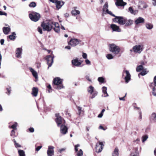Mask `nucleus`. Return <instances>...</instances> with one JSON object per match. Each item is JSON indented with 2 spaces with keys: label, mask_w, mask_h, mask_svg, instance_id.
<instances>
[{
  "label": "nucleus",
  "mask_w": 156,
  "mask_h": 156,
  "mask_svg": "<svg viewBox=\"0 0 156 156\" xmlns=\"http://www.w3.org/2000/svg\"><path fill=\"white\" fill-rule=\"evenodd\" d=\"M55 22L52 20H46L43 22L41 24V26L44 31L48 32L51 31L54 27Z\"/></svg>",
  "instance_id": "nucleus-1"
},
{
  "label": "nucleus",
  "mask_w": 156,
  "mask_h": 156,
  "mask_svg": "<svg viewBox=\"0 0 156 156\" xmlns=\"http://www.w3.org/2000/svg\"><path fill=\"white\" fill-rule=\"evenodd\" d=\"M63 80L60 79L59 77H57L54 79L53 80V84L56 86L55 87V88L59 90L64 87L63 85L62 84V83L63 81Z\"/></svg>",
  "instance_id": "nucleus-2"
},
{
  "label": "nucleus",
  "mask_w": 156,
  "mask_h": 156,
  "mask_svg": "<svg viewBox=\"0 0 156 156\" xmlns=\"http://www.w3.org/2000/svg\"><path fill=\"white\" fill-rule=\"evenodd\" d=\"M115 17L113 19V21L115 23H117L121 25L125 24L127 21L126 18L122 16H113Z\"/></svg>",
  "instance_id": "nucleus-3"
},
{
  "label": "nucleus",
  "mask_w": 156,
  "mask_h": 156,
  "mask_svg": "<svg viewBox=\"0 0 156 156\" xmlns=\"http://www.w3.org/2000/svg\"><path fill=\"white\" fill-rule=\"evenodd\" d=\"M109 51L113 54L115 55L118 54L120 51L119 47L114 44L109 45Z\"/></svg>",
  "instance_id": "nucleus-4"
},
{
  "label": "nucleus",
  "mask_w": 156,
  "mask_h": 156,
  "mask_svg": "<svg viewBox=\"0 0 156 156\" xmlns=\"http://www.w3.org/2000/svg\"><path fill=\"white\" fill-rule=\"evenodd\" d=\"M122 77L124 78L126 83H129L131 79V75L129 71L127 70H124L122 73Z\"/></svg>",
  "instance_id": "nucleus-5"
},
{
  "label": "nucleus",
  "mask_w": 156,
  "mask_h": 156,
  "mask_svg": "<svg viewBox=\"0 0 156 156\" xmlns=\"http://www.w3.org/2000/svg\"><path fill=\"white\" fill-rule=\"evenodd\" d=\"M29 17L32 21L37 22L39 20L40 17V15L38 13L32 12L29 14Z\"/></svg>",
  "instance_id": "nucleus-6"
},
{
  "label": "nucleus",
  "mask_w": 156,
  "mask_h": 156,
  "mask_svg": "<svg viewBox=\"0 0 156 156\" xmlns=\"http://www.w3.org/2000/svg\"><path fill=\"white\" fill-rule=\"evenodd\" d=\"M81 42V41L80 40L73 38L70 40L68 42V44L72 47H75L78 45Z\"/></svg>",
  "instance_id": "nucleus-7"
},
{
  "label": "nucleus",
  "mask_w": 156,
  "mask_h": 156,
  "mask_svg": "<svg viewBox=\"0 0 156 156\" xmlns=\"http://www.w3.org/2000/svg\"><path fill=\"white\" fill-rule=\"evenodd\" d=\"M108 5L107 2H106L104 5L102 9L103 12V14H108L112 16H115V15L113 14L112 12L109 11L108 9Z\"/></svg>",
  "instance_id": "nucleus-8"
},
{
  "label": "nucleus",
  "mask_w": 156,
  "mask_h": 156,
  "mask_svg": "<svg viewBox=\"0 0 156 156\" xmlns=\"http://www.w3.org/2000/svg\"><path fill=\"white\" fill-rule=\"evenodd\" d=\"M133 51L135 53H140L143 49V46L141 45H136L133 48Z\"/></svg>",
  "instance_id": "nucleus-9"
},
{
  "label": "nucleus",
  "mask_w": 156,
  "mask_h": 156,
  "mask_svg": "<svg viewBox=\"0 0 156 156\" xmlns=\"http://www.w3.org/2000/svg\"><path fill=\"white\" fill-rule=\"evenodd\" d=\"M104 146L103 143L99 141L98 143L96 144V151L97 153H99L101 151Z\"/></svg>",
  "instance_id": "nucleus-10"
},
{
  "label": "nucleus",
  "mask_w": 156,
  "mask_h": 156,
  "mask_svg": "<svg viewBox=\"0 0 156 156\" xmlns=\"http://www.w3.org/2000/svg\"><path fill=\"white\" fill-rule=\"evenodd\" d=\"M45 59L47 61V63L48 65V69L51 67L53 62L54 57L51 55H48L46 56L45 58Z\"/></svg>",
  "instance_id": "nucleus-11"
},
{
  "label": "nucleus",
  "mask_w": 156,
  "mask_h": 156,
  "mask_svg": "<svg viewBox=\"0 0 156 156\" xmlns=\"http://www.w3.org/2000/svg\"><path fill=\"white\" fill-rule=\"evenodd\" d=\"M54 147L52 146H48L47 151V154L48 156H53L54 155Z\"/></svg>",
  "instance_id": "nucleus-12"
},
{
  "label": "nucleus",
  "mask_w": 156,
  "mask_h": 156,
  "mask_svg": "<svg viewBox=\"0 0 156 156\" xmlns=\"http://www.w3.org/2000/svg\"><path fill=\"white\" fill-rule=\"evenodd\" d=\"M58 114H56V116L57 117L55 119V122L57 125L58 126H59L61 125V124L62 123V121H64V119L61 116H58Z\"/></svg>",
  "instance_id": "nucleus-13"
},
{
  "label": "nucleus",
  "mask_w": 156,
  "mask_h": 156,
  "mask_svg": "<svg viewBox=\"0 0 156 156\" xmlns=\"http://www.w3.org/2000/svg\"><path fill=\"white\" fill-rule=\"evenodd\" d=\"M60 132L63 134H66L68 132V129L67 126L63 124H62L60 126Z\"/></svg>",
  "instance_id": "nucleus-14"
},
{
  "label": "nucleus",
  "mask_w": 156,
  "mask_h": 156,
  "mask_svg": "<svg viewBox=\"0 0 156 156\" xmlns=\"http://www.w3.org/2000/svg\"><path fill=\"white\" fill-rule=\"evenodd\" d=\"M110 27L113 31L120 32L121 31V29L119 28V26L115 24H112Z\"/></svg>",
  "instance_id": "nucleus-15"
},
{
  "label": "nucleus",
  "mask_w": 156,
  "mask_h": 156,
  "mask_svg": "<svg viewBox=\"0 0 156 156\" xmlns=\"http://www.w3.org/2000/svg\"><path fill=\"white\" fill-rule=\"evenodd\" d=\"M65 2L62 1L57 0L55 5L56 8L58 9H60L61 7L64 4Z\"/></svg>",
  "instance_id": "nucleus-16"
},
{
  "label": "nucleus",
  "mask_w": 156,
  "mask_h": 156,
  "mask_svg": "<svg viewBox=\"0 0 156 156\" xmlns=\"http://www.w3.org/2000/svg\"><path fill=\"white\" fill-rule=\"evenodd\" d=\"M115 4L117 6H124L126 4V3L123 2V0H116Z\"/></svg>",
  "instance_id": "nucleus-17"
},
{
  "label": "nucleus",
  "mask_w": 156,
  "mask_h": 156,
  "mask_svg": "<svg viewBox=\"0 0 156 156\" xmlns=\"http://www.w3.org/2000/svg\"><path fill=\"white\" fill-rule=\"evenodd\" d=\"M22 49L21 48H17L16 51V57L18 58H21L22 54Z\"/></svg>",
  "instance_id": "nucleus-18"
},
{
  "label": "nucleus",
  "mask_w": 156,
  "mask_h": 156,
  "mask_svg": "<svg viewBox=\"0 0 156 156\" xmlns=\"http://www.w3.org/2000/svg\"><path fill=\"white\" fill-rule=\"evenodd\" d=\"M148 5L146 3L144 2H140L139 3L138 8L139 9L142 10L144 9H146Z\"/></svg>",
  "instance_id": "nucleus-19"
},
{
  "label": "nucleus",
  "mask_w": 156,
  "mask_h": 156,
  "mask_svg": "<svg viewBox=\"0 0 156 156\" xmlns=\"http://www.w3.org/2000/svg\"><path fill=\"white\" fill-rule=\"evenodd\" d=\"M56 33H58L60 31V27L58 23L55 22L54 23V27L53 28Z\"/></svg>",
  "instance_id": "nucleus-20"
},
{
  "label": "nucleus",
  "mask_w": 156,
  "mask_h": 156,
  "mask_svg": "<svg viewBox=\"0 0 156 156\" xmlns=\"http://www.w3.org/2000/svg\"><path fill=\"white\" fill-rule=\"evenodd\" d=\"M29 69L31 73L33 76L36 79L38 78V75L37 72L34 69L31 67H29Z\"/></svg>",
  "instance_id": "nucleus-21"
},
{
  "label": "nucleus",
  "mask_w": 156,
  "mask_h": 156,
  "mask_svg": "<svg viewBox=\"0 0 156 156\" xmlns=\"http://www.w3.org/2000/svg\"><path fill=\"white\" fill-rule=\"evenodd\" d=\"M144 21L145 20L143 18L140 17L135 20V23L136 25H138L139 23H144Z\"/></svg>",
  "instance_id": "nucleus-22"
},
{
  "label": "nucleus",
  "mask_w": 156,
  "mask_h": 156,
  "mask_svg": "<svg viewBox=\"0 0 156 156\" xmlns=\"http://www.w3.org/2000/svg\"><path fill=\"white\" fill-rule=\"evenodd\" d=\"M72 63L73 65L76 66H79L80 65L81 63L79 62L77 58L74 59H73L72 61Z\"/></svg>",
  "instance_id": "nucleus-23"
},
{
  "label": "nucleus",
  "mask_w": 156,
  "mask_h": 156,
  "mask_svg": "<svg viewBox=\"0 0 156 156\" xmlns=\"http://www.w3.org/2000/svg\"><path fill=\"white\" fill-rule=\"evenodd\" d=\"M150 119L152 122H156V113H152L150 117Z\"/></svg>",
  "instance_id": "nucleus-24"
},
{
  "label": "nucleus",
  "mask_w": 156,
  "mask_h": 156,
  "mask_svg": "<svg viewBox=\"0 0 156 156\" xmlns=\"http://www.w3.org/2000/svg\"><path fill=\"white\" fill-rule=\"evenodd\" d=\"M38 92V89L37 88L34 87L32 89V94L34 97L37 96Z\"/></svg>",
  "instance_id": "nucleus-25"
},
{
  "label": "nucleus",
  "mask_w": 156,
  "mask_h": 156,
  "mask_svg": "<svg viewBox=\"0 0 156 156\" xmlns=\"http://www.w3.org/2000/svg\"><path fill=\"white\" fill-rule=\"evenodd\" d=\"M107 88L105 87H102V92L103 94L104 95H102V97H107L108 96V95L107 93Z\"/></svg>",
  "instance_id": "nucleus-26"
},
{
  "label": "nucleus",
  "mask_w": 156,
  "mask_h": 156,
  "mask_svg": "<svg viewBox=\"0 0 156 156\" xmlns=\"http://www.w3.org/2000/svg\"><path fill=\"white\" fill-rule=\"evenodd\" d=\"M137 148H135L131 152L130 156H137Z\"/></svg>",
  "instance_id": "nucleus-27"
},
{
  "label": "nucleus",
  "mask_w": 156,
  "mask_h": 156,
  "mask_svg": "<svg viewBox=\"0 0 156 156\" xmlns=\"http://www.w3.org/2000/svg\"><path fill=\"white\" fill-rule=\"evenodd\" d=\"M10 30V28L9 27H4L3 28V31L5 34H8Z\"/></svg>",
  "instance_id": "nucleus-28"
},
{
  "label": "nucleus",
  "mask_w": 156,
  "mask_h": 156,
  "mask_svg": "<svg viewBox=\"0 0 156 156\" xmlns=\"http://www.w3.org/2000/svg\"><path fill=\"white\" fill-rule=\"evenodd\" d=\"M18 126V123L16 122H14L13 124L11 126L9 125V128H12V129L14 130H16L17 127Z\"/></svg>",
  "instance_id": "nucleus-29"
},
{
  "label": "nucleus",
  "mask_w": 156,
  "mask_h": 156,
  "mask_svg": "<svg viewBox=\"0 0 156 156\" xmlns=\"http://www.w3.org/2000/svg\"><path fill=\"white\" fill-rule=\"evenodd\" d=\"M128 10L129 12L132 14L135 15L136 14H137L138 12V10H134L133 8L131 7H129V8Z\"/></svg>",
  "instance_id": "nucleus-30"
},
{
  "label": "nucleus",
  "mask_w": 156,
  "mask_h": 156,
  "mask_svg": "<svg viewBox=\"0 0 156 156\" xmlns=\"http://www.w3.org/2000/svg\"><path fill=\"white\" fill-rule=\"evenodd\" d=\"M16 34L15 32H13L12 33V34L9 36V37L10 40H14L15 39L16 37Z\"/></svg>",
  "instance_id": "nucleus-31"
},
{
  "label": "nucleus",
  "mask_w": 156,
  "mask_h": 156,
  "mask_svg": "<svg viewBox=\"0 0 156 156\" xmlns=\"http://www.w3.org/2000/svg\"><path fill=\"white\" fill-rule=\"evenodd\" d=\"M145 26L147 29L150 30L153 28V25L151 23H147L145 24Z\"/></svg>",
  "instance_id": "nucleus-32"
},
{
  "label": "nucleus",
  "mask_w": 156,
  "mask_h": 156,
  "mask_svg": "<svg viewBox=\"0 0 156 156\" xmlns=\"http://www.w3.org/2000/svg\"><path fill=\"white\" fill-rule=\"evenodd\" d=\"M87 90L89 93L91 94H92L93 92L95 90L94 88L92 86H90L88 88Z\"/></svg>",
  "instance_id": "nucleus-33"
},
{
  "label": "nucleus",
  "mask_w": 156,
  "mask_h": 156,
  "mask_svg": "<svg viewBox=\"0 0 156 156\" xmlns=\"http://www.w3.org/2000/svg\"><path fill=\"white\" fill-rule=\"evenodd\" d=\"M119 150L117 148H115L112 154V156H119Z\"/></svg>",
  "instance_id": "nucleus-34"
},
{
  "label": "nucleus",
  "mask_w": 156,
  "mask_h": 156,
  "mask_svg": "<svg viewBox=\"0 0 156 156\" xmlns=\"http://www.w3.org/2000/svg\"><path fill=\"white\" fill-rule=\"evenodd\" d=\"M134 109H135L138 110V112L139 115V119H140L141 120L142 119V115L141 112L140 110V109L139 108L136 107H134Z\"/></svg>",
  "instance_id": "nucleus-35"
},
{
  "label": "nucleus",
  "mask_w": 156,
  "mask_h": 156,
  "mask_svg": "<svg viewBox=\"0 0 156 156\" xmlns=\"http://www.w3.org/2000/svg\"><path fill=\"white\" fill-rule=\"evenodd\" d=\"M126 21V23L125 24V26L126 27H128L131 25L133 23V21L131 20H129Z\"/></svg>",
  "instance_id": "nucleus-36"
},
{
  "label": "nucleus",
  "mask_w": 156,
  "mask_h": 156,
  "mask_svg": "<svg viewBox=\"0 0 156 156\" xmlns=\"http://www.w3.org/2000/svg\"><path fill=\"white\" fill-rule=\"evenodd\" d=\"M71 13L73 15L75 16L80 13V12L78 10L76 9L73 10L71 11Z\"/></svg>",
  "instance_id": "nucleus-37"
},
{
  "label": "nucleus",
  "mask_w": 156,
  "mask_h": 156,
  "mask_svg": "<svg viewBox=\"0 0 156 156\" xmlns=\"http://www.w3.org/2000/svg\"><path fill=\"white\" fill-rule=\"evenodd\" d=\"M18 153L19 156H25V152L23 150H18Z\"/></svg>",
  "instance_id": "nucleus-38"
},
{
  "label": "nucleus",
  "mask_w": 156,
  "mask_h": 156,
  "mask_svg": "<svg viewBox=\"0 0 156 156\" xmlns=\"http://www.w3.org/2000/svg\"><path fill=\"white\" fill-rule=\"evenodd\" d=\"M143 67L142 65L138 66L136 68V71L137 72H140L143 69Z\"/></svg>",
  "instance_id": "nucleus-39"
},
{
  "label": "nucleus",
  "mask_w": 156,
  "mask_h": 156,
  "mask_svg": "<svg viewBox=\"0 0 156 156\" xmlns=\"http://www.w3.org/2000/svg\"><path fill=\"white\" fill-rule=\"evenodd\" d=\"M148 72V71H147L146 69H143L142 71L139 73V74L144 76L147 74Z\"/></svg>",
  "instance_id": "nucleus-40"
},
{
  "label": "nucleus",
  "mask_w": 156,
  "mask_h": 156,
  "mask_svg": "<svg viewBox=\"0 0 156 156\" xmlns=\"http://www.w3.org/2000/svg\"><path fill=\"white\" fill-rule=\"evenodd\" d=\"M148 136L147 135H144L142 136V141L143 143L145 142L148 138Z\"/></svg>",
  "instance_id": "nucleus-41"
},
{
  "label": "nucleus",
  "mask_w": 156,
  "mask_h": 156,
  "mask_svg": "<svg viewBox=\"0 0 156 156\" xmlns=\"http://www.w3.org/2000/svg\"><path fill=\"white\" fill-rule=\"evenodd\" d=\"M83 155V151L81 149H80L79 151L76 152V156H82Z\"/></svg>",
  "instance_id": "nucleus-42"
},
{
  "label": "nucleus",
  "mask_w": 156,
  "mask_h": 156,
  "mask_svg": "<svg viewBox=\"0 0 156 156\" xmlns=\"http://www.w3.org/2000/svg\"><path fill=\"white\" fill-rule=\"evenodd\" d=\"M15 130H12L11 131L10 133V136L13 138L15 137L17 135L15 134Z\"/></svg>",
  "instance_id": "nucleus-43"
},
{
  "label": "nucleus",
  "mask_w": 156,
  "mask_h": 156,
  "mask_svg": "<svg viewBox=\"0 0 156 156\" xmlns=\"http://www.w3.org/2000/svg\"><path fill=\"white\" fill-rule=\"evenodd\" d=\"M36 6V4L35 2H32L29 5V6L30 7L34 8Z\"/></svg>",
  "instance_id": "nucleus-44"
},
{
  "label": "nucleus",
  "mask_w": 156,
  "mask_h": 156,
  "mask_svg": "<svg viewBox=\"0 0 156 156\" xmlns=\"http://www.w3.org/2000/svg\"><path fill=\"white\" fill-rule=\"evenodd\" d=\"M106 57L108 59L110 60L113 59L114 56L111 54H108L106 55Z\"/></svg>",
  "instance_id": "nucleus-45"
},
{
  "label": "nucleus",
  "mask_w": 156,
  "mask_h": 156,
  "mask_svg": "<svg viewBox=\"0 0 156 156\" xmlns=\"http://www.w3.org/2000/svg\"><path fill=\"white\" fill-rule=\"evenodd\" d=\"M13 141L14 143L15 146L16 148H17L18 147H21V145L17 143L15 139L13 140Z\"/></svg>",
  "instance_id": "nucleus-46"
},
{
  "label": "nucleus",
  "mask_w": 156,
  "mask_h": 156,
  "mask_svg": "<svg viewBox=\"0 0 156 156\" xmlns=\"http://www.w3.org/2000/svg\"><path fill=\"white\" fill-rule=\"evenodd\" d=\"M7 91L6 92V93L8 95H9L10 94L11 89L10 87H8L6 89Z\"/></svg>",
  "instance_id": "nucleus-47"
},
{
  "label": "nucleus",
  "mask_w": 156,
  "mask_h": 156,
  "mask_svg": "<svg viewBox=\"0 0 156 156\" xmlns=\"http://www.w3.org/2000/svg\"><path fill=\"white\" fill-rule=\"evenodd\" d=\"M98 94V92L95 90H94L92 94V96L90 97V98L91 99H93L94 98H95V97Z\"/></svg>",
  "instance_id": "nucleus-48"
},
{
  "label": "nucleus",
  "mask_w": 156,
  "mask_h": 156,
  "mask_svg": "<svg viewBox=\"0 0 156 156\" xmlns=\"http://www.w3.org/2000/svg\"><path fill=\"white\" fill-rule=\"evenodd\" d=\"M98 81L101 83H104L105 79L103 77H99L98 79Z\"/></svg>",
  "instance_id": "nucleus-49"
},
{
  "label": "nucleus",
  "mask_w": 156,
  "mask_h": 156,
  "mask_svg": "<svg viewBox=\"0 0 156 156\" xmlns=\"http://www.w3.org/2000/svg\"><path fill=\"white\" fill-rule=\"evenodd\" d=\"M152 94L155 96L156 97V87H154L152 88Z\"/></svg>",
  "instance_id": "nucleus-50"
},
{
  "label": "nucleus",
  "mask_w": 156,
  "mask_h": 156,
  "mask_svg": "<svg viewBox=\"0 0 156 156\" xmlns=\"http://www.w3.org/2000/svg\"><path fill=\"white\" fill-rule=\"evenodd\" d=\"M80 146L79 144H77L75 146V151L76 152L78 151V147Z\"/></svg>",
  "instance_id": "nucleus-51"
},
{
  "label": "nucleus",
  "mask_w": 156,
  "mask_h": 156,
  "mask_svg": "<svg viewBox=\"0 0 156 156\" xmlns=\"http://www.w3.org/2000/svg\"><path fill=\"white\" fill-rule=\"evenodd\" d=\"M37 30L41 34H42V28L40 27H38L37 28Z\"/></svg>",
  "instance_id": "nucleus-52"
},
{
  "label": "nucleus",
  "mask_w": 156,
  "mask_h": 156,
  "mask_svg": "<svg viewBox=\"0 0 156 156\" xmlns=\"http://www.w3.org/2000/svg\"><path fill=\"white\" fill-rule=\"evenodd\" d=\"M77 108L78 111L79 115H80L81 112L82 111V108L78 106Z\"/></svg>",
  "instance_id": "nucleus-53"
},
{
  "label": "nucleus",
  "mask_w": 156,
  "mask_h": 156,
  "mask_svg": "<svg viewBox=\"0 0 156 156\" xmlns=\"http://www.w3.org/2000/svg\"><path fill=\"white\" fill-rule=\"evenodd\" d=\"M85 62L86 63V64L87 65H91V62H90L88 59H86V60H85Z\"/></svg>",
  "instance_id": "nucleus-54"
},
{
  "label": "nucleus",
  "mask_w": 156,
  "mask_h": 156,
  "mask_svg": "<svg viewBox=\"0 0 156 156\" xmlns=\"http://www.w3.org/2000/svg\"><path fill=\"white\" fill-rule=\"evenodd\" d=\"M85 77L86 79L87 80H88V81H89L90 82H92L89 76L88 75H86Z\"/></svg>",
  "instance_id": "nucleus-55"
},
{
  "label": "nucleus",
  "mask_w": 156,
  "mask_h": 156,
  "mask_svg": "<svg viewBox=\"0 0 156 156\" xmlns=\"http://www.w3.org/2000/svg\"><path fill=\"white\" fill-rule=\"evenodd\" d=\"M42 146H38L35 148V151H38L40 150L42 148Z\"/></svg>",
  "instance_id": "nucleus-56"
},
{
  "label": "nucleus",
  "mask_w": 156,
  "mask_h": 156,
  "mask_svg": "<svg viewBox=\"0 0 156 156\" xmlns=\"http://www.w3.org/2000/svg\"><path fill=\"white\" fill-rule=\"evenodd\" d=\"M152 84H153V83H152ZM153 84L155 86H156V76L154 77Z\"/></svg>",
  "instance_id": "nucleus-57"
},
{
  "label": "nucleus",
  "mask_w": 156,
  "mask_h": 156,
  "mask_svg": "<svg viewBox=\"0 0 156 156\" xmlns=\"http://www.w3.org/2000/svg\"><path fill=\"white\" fill-rule=\"evenodd\" d=\"M7 15V14L6 12L0 11V15H5L6 16Z\"/></svg>",
  "instance_id": "nucleus-58"
},
{
  "label": "nucleus",
  "mask_w": 156,
  "mask_h": 156,
  "mask_svg": "<svg viewBox=\"0 0 156 156\" xmlns=\"http://www.w3.org/2000/svg\"><path fill=\"white\" fill-rule=\"evenodd\" d=\"M87 54L84 53H83L82 56L83 58L84 59H86L87 58Z\"/></svg>",
  "instance_id": "nucleus-59"
},
{
  "label": "nucleus",
  "mask_w": 156,
  "mask_h": 156,
  "mask_svg": "<svg viewBox=\"0 0 156 156\" xmlns=\"http://www.w3.org/2000/svg\"><path fill=\"white\" fill-rule=\"evenodd\" d=\"M28 130L31 133H33L34 131V129L32 127H30L29 128Z\"/></svg>",
  "instance_id": "nucleus-60"
},
{
  "label": "nucleus",
  "mask_w": 156,
  "mask_h": 156,
  "mask_svg": "<svg viewBox=\"0 0 156 156\" xmlns=\"http://www.w3.org/2000/svg\"><path fill=\"white\" fill-rule=\"evenodd\" d=\"M51 2L55 4L58 0H48Z\"/></svg>",
  "instance_id": "nucleus-61"
},
{
  "label": "nucleus",
  "mask_w": 156,
  "mask_h": 156,
  "mask_svg": "<svg viewBox=\"0 0 156 156\" xmlns=\"http://www.w3.org/2000/svg\"><path fill=\"white\" fill-rule=\"evenodd\" d=\"M66 150L65 148H62L61 149H59L58 150V151L60 153H61L62 151H64Z\"/></svg>",
  "instance_id": "nucleus-62"
},
{
  "label": "nucleus",
  "mask_w": 156,
  "mask_h": 156,
  "mask_svg": "<svg viewBox=\"0 0 156 156\" xmlns=\"http://www.w3.org/2000/svg\"><path fill=\"white\" fill-rule=\"evenodd\" d=\"M103 115V113L101 112L98 115V118H101L102 117Z\"/></svg>",
  "instance_id": "nucleus-63"
},
{
  "label": "nucleus",
  "mask_w": 156,
  "mask_h": 156,
  "mask_svg": "<svg viewBox=\"0 0 156 156\" xmlns=\"http://www.w3.org/2000/svg\"><path fill=\"white\" fill-rule=\"evenodd\" d=\"M152 4L154 6H156V0H152Z\"/></svg>",
  "instance_id": "nucleus-64"
}]
</instances>
